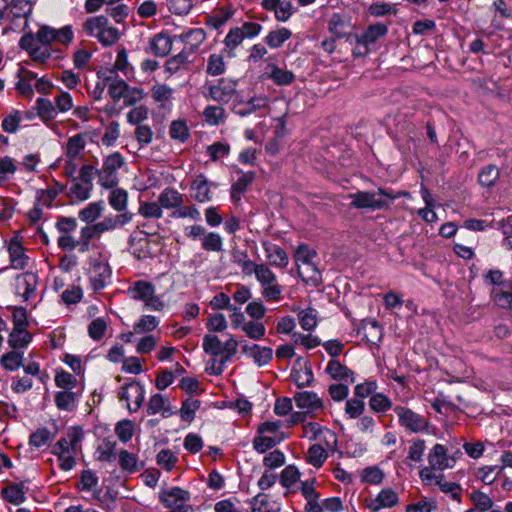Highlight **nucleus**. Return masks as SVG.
<instances>
[{
	"label": "nucleus",
	"instance_id": "59",
	"mask_svg": "<svg viewBox=\"0 0 512 512\" xmlns=\"http://www.w3.org/2000/svg\"><path fill=\"white\" fill-rule=\"evenodd\" d=\"M300 473L296 466L289 465L284 468V470L280 474V483L284 487L293 486L299 479Z\"/></svg>",
	"mask_w": 512,
	"mask_h": 512
},
{
	"label": "nucleus",
	"instance_id": "22",
	"mask_svg": "<svg viewBox=\"0 0 512 512\" xmlns=\"http://www.w3.org/2000/svg\"><path fill=\"white\" fill-rule=\"evenodd\" d=\"M172 49L171 38L163 33L156 34L150 40V51L157 57H165Z\"/></svg>",
	"mask_w": 512,
	"mask_h": 512
},
{
	"label": "nucleus",
	"instance_id": "60",
	"mask_svg": "<svg viewBox=\"0 0 512 512\" xmlns=\"http://www.w3.org/2000/svg\"><path fill=\"white\" fill-rule=\"evenodd\" d=\"M158 326V320L155 316L145 315L133 326L136 334L153 331Z\"/></svg>",
	"mask_w": 512,
	"mask_h": 512
},
{
	"label": "nucleus",
	"instance_id": "14",
	"mask_svg": "<svg viewBox=\"0 0 512 512\" xmlns=\"http://www.w3.org/2000/svg\"><path fill=\"white\" fill-rule=\"evenodd\" d=\"M325 372L334 380L353 383L355 381L354 372L338 360H330L326 366Z\"/></svg>",
	"mask_w": 512,
	"mask_h": 512
},
{
	"label": "nucleus",
	"instance_id": "19",
	"mask_svg": "<svg viewBox=\"0 0 512 512\" xmlns=\"http://www.w3.org/2000/svg\"><path fill=\"white\" fill-rule=\"evenodd\" d=\"M255 180V173L252 171L241 172L240 177L231 186V199L234 203L241 200L242 195Z\"/></svg>",
	"mask_w": 512,
	"mask_h": 512
},
{
	"label": "nucleus",
	"instance_id": "40",
	"mask_svg": "<svg viewBox=\"0 0 512 512\" xmlns=\"http://www.w3.org/2000/svg\"><path fill=\"white\" fill-rule=\"evenodd\" d=\"M75 402L76 395L69 390L57 392L55 395V404L61 410L72 411L75 407Z\"/></svg>",
	"mask_w": 512,
	"mask_h": 512
},
{
	"label": "nucleus",
	"instance_id": "5",
	"mask_svg": "<svg viewBox=\"0 0 512 512\" xmlns=\"http://www.w3.org/2000/svg\"><path fill=\"white\" fill-rule=\"evenodd\" d=\"M55 227L60 233L57 240L58 247L63 251L75 250L77 239L72 235V233L77 228L76 219L73 217L60 216L57 218Z\"/></svg>",
	"mask_w": 512,
	"mask_h": 512
},
{
	"label": "nucleus",
	"instance_id": "64",
	"mask_svg": "<svg viewBox=\"0 0 512 512\" xmlns=\"http://www.w3.org/2000/svg\"><path fill=\"white\" fill-rule=\"evenodd\" d=\"M169 133L171 138L181 142H184L189 136L187 125L181 120H176L171 123Z\"/></svg>",
	"mask_w": 512,
	"mask_h": 512
},
{
	"label": "nucleus",
	"instance_id": "30",
	"mask_svg": "<svg viewBox=\"0 0 512 512\" xmlns=\"http://www.w3.org/2000/svg\"><path fill=\"white\" fill-rule=\"evenodd\" d=\"M160 411H162L163 417H168L172 414L169 407V401L161 394H154L149 400L147 413L149 415H154Z\"/></svg>",
	"mask_w": 512,
	"mask_h": 512
},
{
	"label": "nucleus",
	"instance_id": "58",
	"mask_svg": "<svg viewBox=\"0 0 512 512\" xmlns=\"http://www.w3.org/2000/svg\"><path fill=\"white\" fill-rule=\"evenodd\" d=\"M436 485L439 487V489L444 493H451V497L460 502L461 500V493L459 492L460 485L454 482H448L444 479L443 475L439 476L436 481Z\"/></svg>",
	"mask_w": 512,
	"mask_h": 512
},
{
	"label": "nucleus",
	"instance_id": "52",
	"mask_svg": "<svg viewBox=\"0 0 512 512\" xmlns=\"http://www.w3.org/2000/svg\"><path fill=\"white\" fill-rule=\"evenodd\" d=\"M327 457V452L321 445L314 444L308 449V462L314 467L322 466Z\"/></svg>",
	"mask_w": 512,
	"mask_h": 512
},
{
	"label": "nucleus",
	"instance_id": "50",
	"mask_svg": "<svg viewBox=\"0 0 512 512\" xmlns=\"http://www.w3.org/2000/svg\"><path fill=\"white\" fill-rule=\"evenodd\" d=\"M471 501L475 506L474 509H477L480 512L489 511L494 505L493 500L487 494L481 491H474L471 494Z\"/></svg>",
	"mask_w": 512,
	"mask_h": 512
},
{
	"label": "nucleus",
	"instance_id": "45",
	"mask_svg": "<svg viewBox=\"0 0 512 512\" xmlns=\"http://www.w3.org/2000/svg\"><path fill=\"white\" fill-rule=\"evenodd\" d=\"M188 59L187 55L184 52H180L179 54L169 58L165 62V71L169 74L177 73L181 68H188Z\"/></svg>",
	"mask_w": 512,
	"mask_h": 512
},
{
	"label": "nucleus",
	"instance_id": "63",
	"mask_svg": "<svg viewBox=\"0 0 512 512\" xmlns=\"http://www.w3.org/2000/svg\"><path fill=\"white\" fill-rule=\"evenodd\" d=\"M207 73L213 76H218L225 71V63L223 57L218 54H212L208 59Z\"/></svg>",
	"mask_w": 512,
	"mask_h": 512
},
{
	"label": "nucleus",
	"instance_id": "55",
	"mask_svg": "<svg viewBox=\"0 0 512 512\" xmlns=\"http://www.w3.org/2000/svg\"><path fill=\"white\" fill-rule=\"evenodd\" d=\"M369 406L375 412H385L392 407V402L384 394L376 393L371 396Z\"/></svg>",
	"mask_w": 512,
	"mask_h": 512
},
{
	"label": "nucleus",
	"instance_id": "18",
	"mask_svg": "<svg viewBox=\"0 0 512 512\" xmlns=\"http://www.w3.org/2000/svg\"><path fill=\"white\" fill-rule=\"evenodd\" d=\"M11 266L14 269H24L28 264V257L25 255L24 247L16 239H11L8 247Z\"/></svg>",
	"mask_w": 512,
	"mask_h": 512
},
{
	"label": "nucleus",
	"instance_id": "2",
	"mask_svg": "<svg viewBox=\"0 0 512 512\" xmlns=\"http://www.w3.org/2000/svg\"><path fill=\"white\" fill-rule=\"evenodd\" d=\"M83 30L88 35H94L104 46H111L120 38L118 29L110 26L105 16L88 18L83 24Z\"/></svg>",
	"mask_w": 512,
	"mask_h": 512
},
{
	"label": "nucleus",
	"instance_id": "51",
	"mask_svg": "<svg viewBox=\"0 0 512 512\" xmlns=\"http://www.w3.org/2000/svg\"><path fill=\"white\" fill-rule=\"evenodd\" d=\"M115 433L120 441L128 442L134 434V424L131 420H122L116 424Z\"/></svg>",
	"mask_w": 512,
	"mask_h": 512
},
{
	"label": "nucleus",
	"instance_id": "7",
	"mask_svg": "<svg viewBox=\"0 0 512 512\" xmlns=\"http://www.w3.org/2000/svg\"><path fill=\"white\" fill-rule=\"evenodd\" d=\"M83 431L80 427L69 428L65 437L60 438L53 447V454L78 453L81 450L80 442Z\"/></svg>",
	"mask_w": 512,
	"mask_h": 512
},
{
	"label": "nucleus",
	"instance_id": "38",
	"mask_svg": "<svg viewBox=\"0 0 512 512\" xmlns=\"http://www.w3.org/2000/svg\"><path fill=\"white\" fill-rule=\"evenodd\" d=\"M203 116L210 125H220L226 119L225 110L221 106H207L203 111Z\"/></svg>",
	"mask_w": 512,
	"mask_h": 512
},
{
	"label": "nucleus",
	"instance_id": "16",
	"mask_svg": "<svg viewBox=\"0 0 512 512\" xmlns=\"http://www.w3.org/2000/svg\"><path fill=\"white\" fill-rule=\"evenodd\" d=\"M428 461L433 470L442 471L450 467L447 448L442 444L434 445L428 454Z\"/></svg>",
	"mask_w": 512,
	"mask_h": 512
},
{
	"label": "nucleus",
	"instance_id": "49",
	"mask_svg": "<svg viewBox=\"0 0 512 512\" xmlns=\"http://www.w3.org/2000/svg\"><path fill=\"white\" fill-rule=\"evenodd\" d=\"M129 388L131 390L134 401L133 406L130 403H128L127 408L130 412H136L144 401V387L139 382H131L129 383Z\"/></svg>",
	"mask_w": 512,
	"mask_h": 512
},
{
	"label": "nucleus",
	"instance_id": "17",
	"mask_svg": "<svg viewBox=\"0 0 512 512\" xmlns=\"http://www.w3.org/2000/svg\"><path fill=\"white\" fill-rule=\"evenodd\" d=\"M263 248L271 265L279 268H285L288 265V255L284 249L269 242H263Z\"/></svg>",
	"mask_w": 512,
	"mask_h": 512
},
{
	"label": "nucleus",
	"instance_id": "48",
	"mask_svg": "<svg viewBox=\"0 0 512 512\" xmlns=\"http://www.w3.org/2000/svg\"><path fill=\"white\" fill-rule=\"evenodd\" d=\"M137 462L138 458L135 454L130 453L127 450H121L119 452V465L122 470L129 473L138 471Z\"/></svg>",
	"mask_w": 512,
	"mask_h": 512
},
{
	"label": "nucleus",
	"instance_id": "26",
	"mask_svg": "<svg viewBox=\"0 0 512 512\" xmlns=\"http://www.w3.org/2000/svg\"><path fill=\"white\" fill-rule=\"evenodd\" d=\"M174 90L166 84H155L151 88V97L159 103L160 108H167L172 100Z\"/></svg>",
	"mask_w": 512,
	"mask_h": 512
},
{
	"label": "nucleus",
	"instance_id": "13",
	"mask_svg": "<svg viewBox=\"0 0 512 512\" xmlns=\"http://www.w3.org/2000/svg\"><path fill=\"white\" fill-rule=\"evenodd\" d=\"M297 407L307 409L309 412L320 410L323 408V401L315 392L303 391L294 395Z\"/></svg>",
	"mask_w": 512,
	"mask_h": 512
},
{
	"label": "nucleus",
	"instance_id": "6",
	"mask_svg": "<svg viewBox=\"0 0 512 512\" xmlns=\"http://www.w3.org/2000/svg\"><path fill=\"white\" fill-rule=\"evenodd\" d=\"M235 92L236 83L222 78L216 84L205 85L203 95L220 104H226L232 99Z\"/></svg>",
	"mask_w": 512,
	"mask_h": 512
},
{
	"label": "nucleus",
	"instance_id": "21",
	"mask_svg": "<svg viewBox=\"0 0 512 512\" xmlns=\"http://www.w3.org/2000/svg\"><path fill=\"white\" fill-rule=\"evenodd\" d=\"M158 202L164 209H177L183 204V195L172 187H166L159 194Z\"/></svg>",
	"mask_w": 512,
	"mask_h": 512
},
{
	"label": "nucleus",
	"instance_id": "42",
	"mask_svg": "<svg viewBox=\"0 0 512 512\" xmlns=\"http://www.w3.org/2000/svg\"><path fill=\"white\" fill-rule=\"evenodd\" d=\"M298 274L304 281H310L314 285H319L322 281L321 273L316 265L311 261L310 265H298Z\"/></svg>",
	"mask_w": 512,
	"mask_h": 512
},
{
	"label": "nucleus",
	"instance_id": "4",
	"mask_svg": "<svg viewBox=\"0 0 512 512\" xmlns=\"http://www.w3.org/2000/svg\"><path fill=\"white\" fill-rule=\"evenodd\" d=\"M123 165L124 158L119 152H114L107 156L102 168L97 171L99 184L104 188L115 187L118 183L116 172Z\"/></svg>",
	"mask_w": 512,
	"mask_h": 512
},
{
	"label": "nucleus",
	"instance_id": "53",
	"mask_svg": "<svg viewBox=\"0 0 512 512\" xmlns=\"http://www.w3.org/2000/svg\"><path fill=\"white\" fill-rule=\"evenodd\" d=\"M139 214L144 218L159 219L162 217V207L159 202H144L141 203Z\"/></svg>",
	"mask_w": 512,
	"mask_h": 512
},
{
	"label": "nucleus",
	"instance_id": "3",
	"mask_svg": "<svg viewBox=\"0 0 512 512\" xmlns=\"http://www.w3.org/2000/svg\"><path fill=\"white\" fill-rule=\"evenodd\" d=\"M393 411L398 417L400 426L406 430L412 433H422L428 430V419L412 409L398 405L393 408Z\"/></svg>",
	"mask_w": 512,
	"mask_h": 512
},
{
	"label": "nucleus",
	"instance_id": "34",
	"mask_svg": "<svg viewBox=\"0 0 512 512\" xmlns=\"http://www.w3.org/2000/svg\"><path fill=\"white\" fill-rule=\"evenodd\" d=\"M37 115L43 121H50L56 117V108L53 103L46 98H38L35 103Z\"/></svg>",
	"mask_w": 512,
	"mask_h": 512
},
{
	"label": "nucleus",
	"instance_id": "25",
	"mask_svg": "<svg viewBox=\"0 0 512 512\" xmlns=\"http://www.w3.org/2000/svg\"><path fill=\"white\" fill-rule=\"evenodd\" d=\"M93 239H100V236L94 224H87L80 229V235L76 242V249L81 253L88 252L90 249V242Z\"/></svg>",
	"mask_w": 512,
	"mask_h": 512
},
{
	"label": "nucleus",
	"instance_id": "41",
	"mask_svg": "<svg viewBox=\"0 0 512 512\" xmlns=\"http://www.w3.org/2000/svg\"><path fill=\"white\" fill-rule=\"evenodd\" d=\"M85 147V140L81 134H76L70 137L66 144V157L69 159H76L80 151Z\"/></svg>",
	"mask_w": 512,
	"mask_h": 512
},
{
	"label": "nucleus",
	"instance_id": "44",
	"mask_svg": "<svg viewBox=\"0 0 512 512\" xmlns=\"http://www.w3.org/2000/svg\"><path fill=\"white\" fill-rule=\"evenodd\" d=\"M201 402L198 399L189 397L181 406L180 416L183 421L191 422L195 417V412L200 408Z\"/></svg>",
	"mask_w": 512,
	"mask_h": 512
},
{
	"label": "nucleus",
	"instance_id": "33",
	"mask_svg": "<svg viewBox=\"0 0 512 512\" xmlns=\"http://www.w3.org/2000/svg\"><path fill=\"white\" fill-rule=\"evenodd\" d=\"M102 210L103 206L101 202H92L79 211L78 217L86 224L92 225V223L100 217Z\"/></svg>",
	"mask_w": 512,
	"mask_h": 512
},
{
	"label": "nucleus",
	"instance_id": "24",
	"mask_svg": "<svg viewBox=\"0 0 512 512\" xmlns=\"http://www.w3.org/2000/svg\"><path fill=\"white\" fill-rule=\"evenodd\" d=\"M17 292L21 294L24 300H28L34 293L37 285V276L34 273L27 272L17 277Z\"/></svg>",
	"mask_w": 512,
	"mask_h": 512
},
{
	"label": "nucleus",
	"instance_id": "29",
	"mask_svg": "<svg viewBox=\"0 0 512 512\" xmlns=\"http://www.w3.org/2000/svg\"><path fill=\"white\" fill-rule=\"evenodd\" d=\"M92 187L80 181L77 177L71 179L68 196L73 200L85 201L90 197Z\"/></svg>",
	"mask_w": 512,
	"mask_h": 512
},
{
	"label": "nucleus",
	"instance_id": "20",
	"mask_svg": "<svg viewBox=\"0 0 512 512\" xmlns=\"http://www.w3.org/2000/svg\"><path fill=\"white\" fill-rule=\"evenodd\" d=\"M132 216L129 213H122L119 215H115L113 217H106L101 222L95 223V227L99 236L101 237L103 233L113 230L118 226H123L130 222Z\"/></svg>",
	"mask_w": 512,
	"mask_h": 512
},
{
	"label": "nucleus",
	"instance_id": "32",
	"mask_svg": "<svg viewBox=\"0 0 512 512\" xmlns=\"http://www.w3.org/2000/svg\"><path fill=\"white\" fill-rule=\"evenodd\" d=\"M32 340V335L26 329H13L9 335L8 343L13 350H19L26 347Z\"/></svg>",
	"mask_w": 512,
	"mask_h": 512
},
{
	"label": "nucleus",
	"instance_id": "62",
	"mask_svg": "<svg viewBox=\"0 0 512 512\" xmlns=\"http://www.w3.org/2000/svg\"><path fill=\"white\" fill-rule=\"evenodd\" d=\"M344 28L345 23L341 15L338 13L333 14L328 22L329 32L332 33L336 38H341L346 34Z\"/></svg>",
	"mask_w": 512,
	"mask_h": 512
},
{
	"label": "nucleus",
	"instance_id": "43",
	"mask_svg": "<svg viewBox=\"0 0 512 512\" xmlns=\"http://www.w3.org/2000/svg\"><path fill=\"white\" fill-rule=\"evenodd\" d=\"M291 37V31L287 28H280L271 31L265 38V42L271 48L280 47L286 40Z\"/></svg>",
	"mask_w": 512,
	"mask_h": 512
},
{
	"label": "nucleus",
	"instance_id": "39",
	"mask_svg": "<svg viewBox=\"0 0 512 512\" xmlns=\"http://www.w3.org/2000/svg\"><path fill=\"white\" fill-rule=\"evenodd\" d=\"M202 248L208 252H221L223 250L222 237L216 232H206L202 238Z\"/></svg>",
	"mask_w": 512,
	"mask_h": 512
},
{
	"label": "nucleus",
	"instance_id": "11",
	"mask_svg": "<svg viewBox=\"0 0 512 512\" xmlns=\"http://www.w3.org/2000/svg\"><path fill=\"white\" fill-rule=\"evenodd\" d=\"M111 276V269L107 263L95 261L93 263L90 284L94 291H99L106 286L107 280Z\"/></svg>",
	"mask_w": 512,
	"mask_h": 512
},
{
	"label": "nucleus",
	"instance_id": "15",
	"mask_svg": "<svg viewBox=\"0 0 512 512\" xmlns=\"http://www.w3.org/2000/svg\"><path fill=\"white\" fill-rule=\"evenodd\" d=\"M491 296L497 306L512 309V281L502 283L500 287H494Z\"/></svg>",
	"mask_w": 512,
	"mask_h": 512
},
{
	"label": "nucleus",
	"instance_id": "10",
	"mask_svg": "<svg viewBox=\"0 0 512 512\" xmlns=\"http://www.w3.org/2000/svg\"><path fill=\"white\" fill-rule=\"evenodd\" d=\"M366 507L371 511H379L382 508H391L398 503L397 493L391 489H383L374 499H366Z\"/></svg>",
	"mask_w": 512,
	"mask_h": 512
},
{
	"label": "nucleus",
	"instance_id": "57",
	"mask_svg": "<svg viewBox=\"0 0 512 512\" xmlns=\"http://www.w3.org/2000/svg\"><path fill=\"white\" fill-rule=\"evenodd\" d=\"M128 194L124 189H114L109 196V204L117 211H123L127 206Z\"/></svg>",
	"mask_w": 512,
	"mask_h": 512
},
{
	"label": "nucleus",
	"instance_id": "23",
	"mask_svg": "<svg viewBox=\"0 0 512 512\" xmlns=\"http://www.w3.org/2000/svg\"><path fill=\"white\" fill-rule=\"evenodd\" d=\"M388 32V28L383 23H376L368 26V28L364 31V33L359 37L355 36L356 41L360 44L363 41V44H373L378 39L384 37Z\"/></svg>",
	"mask_w": 512,
	"mask_h": 512
},
{
	"label": "nucleus",
	"instance_id": "28",
	"mask_svg": "<svg viewBox=\"0 0 512 512\" xmlns=\"http://www.w3.org/2000/svg\"><path fill=\"white\" fill-rule=\"evenodd\" d=\"M500 177V169L494 164H488L478 173V182L483 187H492Z\"/></svg>",
	"mask_w": 512,
	"mask_h": 512
},
{
	"label": "nucleus",
	"instance_id": "46",
	"mask_svg": "<svg viewBox=\"0 0 512 512\" xmlns=\"http://www.w3.org/2000/svg\"><path fill=\"white\" fill-rule=\"evenodd\" d=\"M269 77L277 85H288L295 80V75L293 72L279 68L277 66H272Z\"/></svg>",
	"mask_w": 512,
	"mask_h": 512
},
{
	"label": "nucleus",
	"instance_id": "36",
	"mask_svg": "<svg viewBox=\"0 0 512 512\" xmlns=\"http://www.w3.org/2000/svg\"><path fill=\"white\" fill-rule=\"evenodd\" d=\"M3 497L14 505H19L25 500V490L23 484H14L7 486L2 491Z\"/></svg>",
	"mask_w": 512,
	"mask_h": 512
},
{
	"label": "nucleus",
	"instance_id": "61",
	"mask_svg": "<svg viewBox=\"0 0 512 512\" xmlns=\"http://www.w3.org/2000/svg\"><path fill=\"white\" fill-rule=\"evenodd\" d=\"M107 329L106 321L103 318L94 319L88 326V334L93 340H100Z\"/></svg>",
	"mask_w": 512,
	"mask_h": 512
},
{
	"label": "nucleus",
	"instance_id": "12",
	"mask_svg": "<svg viewBox=\"0 0 512 512\" xmlns=\"http://www.w3.org/2000/svg\"><path fill=\"white\" fill-rule=\"evenodd\" d=\"M262 7L274 11L278 21L285 22L292 15V4L288 0H262Z\"/></svg>",
	"mask_w": 512,
	"mask_h": 512
},
{
	"label": "nucleus",
	"instance_id": "31",
	"mask_svg": "<svg viewBox=\"0 0 512 512\" xmlns=\"http://www.w3.org/2000/svg\"><path fill=\"white\" fill-rule=\"evenodd\" d=\"M132 297L141 301L148 300L152 294H155V286L147 281L139 280L136 281L132 288H130Z\"/></svg>",
	"mask_w": 512,
	"mask_h": 512
},
{
	"label": "nucleus",
	"instance_id": "47",
	"mask_svg": "<svg viewBox=\"0 0 512 512\" xmlns=\"http://www.w3.org/2000/svg\"><path fill=\"white\" fill-rule=\"evenodd\" d=\"M242 331L253 340H260L264 337L265 326L258 321H247L242 325Z\"/></svg>",
	"mask_w": 512,
	"mask_h": 512
},
{
	"label": "nucleus",
	"instance_id": "56",
	"mask_svg": "<svg viewBox=\"0 0 512 512\" xmlns=\"http://www.w3.org/2000/svg\"><path fill=\"white\" fill-rule=\"evenodd\" d=\"M299 316V323L302 327V329L306 331L313 330L317 325V317L316 312L312 308H308L305 310H301L298 314Z\"/></svg>",
	"mask_w": 512,
	"mask_h": 512
},
{
	"label": "nucleus",
	"instance_id": "54",
	"mask_svg": "<svg viewBox=\"0 0 512 512\" xmlns=\"http://www.w3.org/2000/svg\"><path fill=\"white\" fill-rule=\"evenodd\" d=\"M128 84L123 79L113 80L108 85V94L114 102L124 99Z\"/></svg>",
	"mask_w": 512,
	"mask_h": 512
},
{
	"label": "nucleus",
	"instance_id": "35",
	"mask_svg": "<svg viewBox=\"0 0 512 512\" xmlns=\"http://www.w3.org/2000/svg\"><path fill=\"white\" fill-rule=\"evenodd\" d=\"M0 364L8 371H15L23 366V353L11 350L0 358Z\"/></svg>",
	"mask_w": 512,
	"mask_h": 512
},
{
	"label": "nucleus",
	"instance_id": "37",
	"mask_svg": "<svg viewBox=\"0 0 512 512\" xmlns=\"http://www.w3.org/2000/svg\"><path fill=\"white\" fill-rule=\"evenodd\" d=\"M202 347L207 354L213 357H217L223 354V343L216 335H205L203 338Z\"/></svg>",
	"mask_w": 512,
	"mask_h": 512
},
{
	"label": "nucleus",
	"instance_id": "9",
	"mask_svg": "<svg viewBox=\"0 0 512 512\" xmlns=\"http://www.w3.org/2000/svg\"><path fill=\"white\" fill-rule=\"evenodd\" d=\"M161 502L168 508H175L187 512L191 509L190 506H185L184 503L190 500V493L180 487H173L169 490L162 492L160 496Z\"/></svg>",
	"mask_w": 512,
	"mask_h": 512
},
{
	"label": "nucleus",
	"instance_id": "27",
	"mask_svg": "<svg viewBox=\"0 0 512 512\" xmlns=\"http://www.w3.org/2000/svg\"><path fill=\"white\" fill-rule=\"evenodd\" d=\"M267 105L266 98L253 97L247 102H239L233 106V111L239 116H247Z\"/></svg>",
	"mask_w": 512,
	"mask_h": 512
},
{
	"label": "nucleus",
	"instance_id": "8",
	"mask_svg": "<svg viewBox=\"0 0 512 512\" xmlns=\"http://www.w3.org/2000/svg\"><path fill=\"white\" fill-rule=\"evenodd\" d=\"M212 187H217V184L208 181L204 174H199L191 182L190 197L198 203L209 202L213 199Z\"/></svg>",
	"mask_w": 512,
	"mask_h": 512
},
{
	"label": "nucleus",
	"instance_id": "1",
	"mask_svg": "<svg viewBox=\"0 0 512 512\" xmlns=\"http://www.w3.org/2000/svg\"><path fill=\"white\" fill-rule=\"evenodd\" d=\"M400 195L401 193L393 194L390 190L379 188L377 192L358 191L349 194V198L352 199L351 206L354 208L381 210L390 207L388 201L382 197L394 200Z\"/></svg>",
	"mask_w": 512,
	"mask_h": 512
}]
</instances>
